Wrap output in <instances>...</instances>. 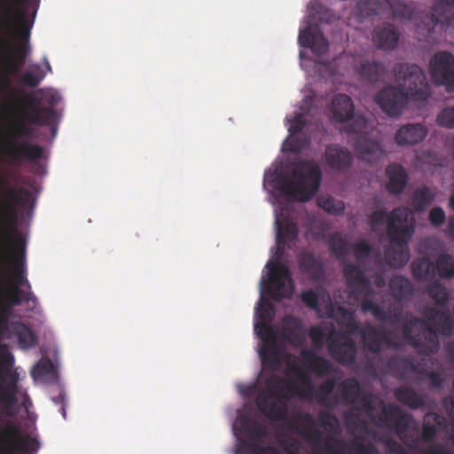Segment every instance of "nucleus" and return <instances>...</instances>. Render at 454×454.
Wrapping results in <instances>:
<instances>
[{"label": "nucleus", "instance_id": "obj_29", "mask_svg": "<svg viewBox=\"0 0 454 454\" xmlns=\"http://www.w3.org/2000/svg\"><path fill=\"white\" fill-rule=\"evenodd\" d=\"M283 322V338L292 346L301 347L305 341V333L301 320L293 316H286Z\"/></svg>", "mask_w": 454, "mask_h": 454}, {"label": "nucleus", "instance_id": "obj_3", "mask_svg": "<svg viewBox=\"0 0 454 454\" xmlns=\"http://www.w3.org/2000/svg\"><path fill=\"white\" fill-rule=\"evenodd\" d=\"M426 292L435 304L423 309V318L411 317L403 322L402 331L406 341L419 354L432 356L440 349L439 336L454 334V318L448 308L450 293L441 282L433 281Z\"/></svg>", "mask_w": 454, "mask_h": 454}, {"label": "nucleus", "instance_id": "obj_1", "mask_svg": "<svg viewBox=\"0 0 454 454\" xmlns=\"http://www.w3.org/2000/svg\"><path fill=\"white\" fill-rule=\"evenodd\" d=\"M345 426L352 439L347 441L342 437L327 436L324 446L320 445L323 432L317 429L316 419L309 412H298L289 420V429L312 447L313 454H380L373 442L365 440L369 436L374 442L384 447L387 454H407L406 450L388 434H380L378 430L369 427L368 422L353 412L343 416ZM241 434L235 447V454H282L272 445L262 446L261 442L269 437L267 427L247 415L238 420ZM279 445L286 454H301L299 441L286 434L278 435Z\"/></svg>", "mask_w": 454, "mask_h": 454}, {"label": "nucleus", "instance_id": "obj_57", "mask_svg": "<svg viewBox=\"0 0 454 454\" xmlns=\"http://www.w3.org/2000/svg\"><path fill=\"white\" fill-rule=\"evenodd\" d=\"M10 375V382L6 386H0V393L18 394V375L16 373L8 372ZM0 380L4 381V376L0 373Z\"/></svg>", "mask_w": 454, "mask_h": 454}, {"label": "nucleus", "instance_id": "obj_23", "mask_svg": "<svg viewBox=\"0 0 454 454\" xmlns=\"http://www.w3.org/2000/svg\"><path fill=\"white\" fill-rule=\"evenodd\" d=\"M22 303L27 304V309L33 310L37 304V298L33 292H24L22 288L15 286L13 294H8L7 301H0V317L8 318L12 312V308L21 305Z\"/></svg>", "mask_w": 454, "mask_h": 454}, {"label": "nucleus", "instance_id": "obj_36", "mask_svg": "<svg viewBox=\"0 0 454 454\" xmlns=\"http://www.w3.org/2000/svg\"><path fill=\"white\" fill-rule=\"evenodd\" d=\"M0 50H4L9 44L12 33L11 21L14 18V10L5 2L0 4Z\"/></svg>", "mask_w": 454, "mask_h": 454}, {"label": "nucleus", "instance_id": "obj_13", "mask_svg": "<svg viewBox=\"0 0 454 454\" xmlns=\"http://www.w3.org/2000/svg\"><path fill=\"white\" fill-rule=\"evenodd\" d=\"M400 212L399 209L395 210L392 218L397 217ZM393 220L388 228L390 245L385 249V259L391 267L402 268L410 259L408 244L412 239L416 224L410 223V226L400 229L394 225Z\"/></svg>", "mask_w": 454, "mask_h": 454}, {"label": "nucleus", "instance_id": "obj_32", "mask_svg": "<svg viewBox=\"0 0 454 454\" xmlns=\"http://www.w3.org/2000/svg\"><path fill=\"white\" fill-rule=\"evenodd\" d=\"M356 9L364 17L372 15H393L395 11L389 0H358Z\"/></svg>", "mask_w": 454, "mask_h": 454}, {"label": "nucleus", "instance_id": "obj_42", "mask_svg": "<svg viewBox=\"0 0 454 454\" xmlns=\"http://www.w3.org/2000/svg\"><path fill=\"white\" fill-rule=\"evenodd\" d=\"M435 271L442 278H454V257L446 253L438 255L436 259Z\"/></svg>", "mask_w": 454, "mask_h": 454}, {"label": "nucleus", "instance_id": "obj_30", "mask_svg": "<svg viewBox=\"0 0 454 454\" xmlns=\"http://www.w3.org/2000/svg\"><path fill=\"white\" fill-rule=\"evenodd\" d=\"M301 356L304 363L317 377L325 378L334 372V366L327 358L308 349L302 350Z\"/></svg>", "mask_w": 454, "mask_h": 454}, {"label": "nucleus", "instance_id": "obj_2", "mask_svg": "<svg viewBox=\"0 0 454 454\" xmlns=\"http://www.w3.org/2000/svg\"><path fill=\"white\" fill-rule=\"evenodd\" d=\"M23 94L22 105L27 111H22L21 116L16 118L0 135V153L10 164H20L24 160L35 162L44 154L42 145L32 143L35 126H52L56 113L51 108L40 107L39 100L33 93H23L12 86L9 79L0 83V96L9 106H13Z\"/></svg>", "mask_w": 454, "mask_h": 454}, {"label": "nucleus", "instance_id": "obj_31", "mask_svg": "<svg viewBox=\"0 0 454 454\" xmlns=\"http://www.w3.org/2000/svg\"><path fill=\"white\" fill-rule=\"evenodd\" d=\"M331 111L333 120L343 123L354 117L355 106L350 97L345 94H338L332 101Z\"/></svg>", "mask_w": 454, "mask_h": 454}, {"label": "nucleus", "instance_id": "obj_50", "mask_svg": "<svg viewBox=\"0 0 454 454\" xmlns=\"http://www.w3.org/2000/svg\"><path fill=\"white\" fill-rule=\"evenodd\" d=\"M413 371L418 372L419 373L425 375L427 380H429L430 387L434 389H440L442 387V385L444 383V377L442 374L439 372L431 370L427 371L426 369H422L420 371H418L416 366L412 368Z\"/></svg>", "mask_w": 454, "mask_h": 454}, {"label": "nucleus", "instance_id": "obj_28", "mask_svg": "<svg viewBox=\"0 0 454 454\" xmlns=\"http://www.w3.org/2000/svg\"><path fill=\"white\" fill-rule=\"evenodd\" d=\"M394 396L397 402L411 410H420L427 406L425 395L419 394L409 385H402L395 387Z\"/></svg>", "mask_w": 454, "mask_h": 454}, {"label": "nucleus", "instance_id": "obj_63", "mask_svg": "<svg viewBox=\"0 0 454 454\" xmlns=\"http://www.w3.org/2000/svg\"><path fill=\"white\" fill-rule=\"evenodd\" d=\"M374 285L379 288L384 287L386 286L385 277L382 274H376L374 276Z\"/></svg>", "mask_w": 454, "mask_h": 454}, {"label": "nucleus", "instance_id": "obj_6", "mask_svg": "<svg viewBox=\"0 0 454 454\" xmlns=\"http://www.w3.org/2000/svg\"><path fill=\"white\" fill-rule=\"evenodd\" d=\"M322 172L314 160L298 162L292 170V177L285 176L276 179V188L291 200L308 201L319 189Z\"/></svg>", "mask_w": 454, "mask_h": 454}, {"label": "nucleus", "instance_id": "obj_48", "mask_svg": "<svg viewBox=\"0 0 454 454\" xmlns=\"http://www.w3.org/2000/svg\"><path fill=\"white\" fill-rule=\"evenodd\" d=\"M54 374L55 368L50 359L40 360L32 371V376L34 378H43L46 376H53Z\"/></svg>", "mask_w": 454, "mask_h": 454}, {"label": "nucleus", "instance_id": "obj_11", "mask_svg": "<svg viewBox=\"0 0 454 454\" xmlns=\"http://www.w3.org/2000/svg\"><path fill=\"white\" fill-rule=\"evenodd\" d=\"M256 316L261 320L255 323L254 331L262 341L259 351L262 363L265 367L277 371L280 366V357L277 346L276 333L269 325L274 316V308L271 302L262 299L261 303L258 305Z\"/></svg>", "mask_w": 454, "mask_h": 454}, {"label": "nucleus", "instance_id": "obj_49", "mask_svg": "<svg viewBox=\"0 0 454 454\" xmlns=\"http://www.w3.org/2000/svg\"><path fill=\"white\" fill-rule=\"evenodd\" d=\"M40 102V107L42 108H51L52 111H54L56 114L57 112L54 110V107L58 106L61 97L59 94L56 91L49 90L43 93L42 100L39 99L35 94H33ZM57 118V115L55 116ZM56 119H54L53 123L55 122Z\"/></svg>", "mask_w": 454, "mask_h": 454}, {"label": "nucleus", "instance_id": "obj_7", "mask_svg": "<svg viewBox=\"0 0 454 454\" xmlns=\"http://www.w3.org/2000/svg\"><path fill=\"white\" fill-rule=\"evenodd\" d=\"M266 389L256 397V405L261 413L272 421H282L287 416L286 401L299 395L296 383L287 378L271 374L265 380Z\"/></svg>", "mask_w": 454, "mask_h": 454}, {"label": "nucleus", "instance_id": "obj_58", "mask_svg": "<svg viewBox=\"0 0 454 454\" xmlns=\"http://www.w3.org/2000/svg\"><path fill=\"white\" fill-rule=\"evenodd\" d=\"M423 454H454V450L444 444H434L425 450Z\"/></svg>", "mask_w": 454, "mask_h": 454}, {"label": "nucleus", "instance_id": "obj_26", "mask_svg": "<svg viewBox=\"0 0 454 454\" xmlns=\"http://www.w3.org/2000/svg\"><path fill=\"white\" fill-rule=\"evenodd\" d=\"M400 35L395 26L383 23L374 28L372 40L375 45L384 51L395 49L399 43Z\"/></svg>", "mask_w": 454, "mask_h": 454}, {"label": "nucleus", "instance_id": "obj_10", "mask_svg": "<svg viewBox=\"0 0 454 454\" xmlns=\"http://www.w3.org/2000/svg\"><path fill=\"white\" fill-rule=\"evenodd\" d=\"M35 12L33 14L35 19ZM15 18L11 21L12 33L9 38V44L4 50H0V60L3 61L7 72L11 74H17L25 64L28 52V46L17 45L16 40L20 37L28 40L34 20H29L25 10H15Z\"/></svg>", "mask_w": 454, "mask_h": 454}, {"label": "nucleus", "instance_id": "obj_16", "mask_svg": "<svg viewBox=\"0 0 454 454\" xmlns=\"http://www.w3.org/2000/svg\"><path fill=\"white\" fill-rule=\"evenodd\" d=\"M430 73L433 82L445 86L448 91H454V55L448 51H439L430 61Z\"/></svg>", "mask_w": 454, "mask_h": 454}, {"label": "nucleus", "instance_id": "obj_5", "mask_svg": "<svg viewBox=\"0 0 454 454\" xmlns=\"http://www.w3.org/2000/svg\"><path fill=\"white\" fill-rule=\"evenodd\" d=\"M339 393L344 404L356 406V410L364 411L377 428H382L389 420L395 419V429L401 433L413 420L397 404L384 403L372 394L364 392L356 378L343 380L339 385Z\"/></svg>", "mask_w": 454, "mask_h": 454}, {"label": "nucleus", "instance_id": "obj_47", "mask_svg": "<svg viewBox=\"0 0 454 454\" xmlns=\"http://www.w3.org/2000/svg\"><path fill=\"white\" fill-rule=\"evenodd\" d=\"M18 394L0 393V403L3 406V413L8 417L15 415L14 408L18 404Z\"/></svg>", "mask_w": 454, "mask_h": 454}, {"label": "nucleus", "instance_id": "obj_39", "mask_svg": "<svg viewBox=\"0 0 454 454\" xmlns=\"http://www.w3.org/2000/svg\"><path fill=\"white\" fill-rule=\"evenodd\" d=\"M389 289L396 300H402L412 293L411 282L403 277L395 276L389 280Z\"/></svg>", "mask_w": 454, "mask_h": 454}, {"label": "nucleus", "instance_id": "obj_19", "mask_svg": "<svg viewBox=\"0 0 454 454\" xmlns=\"http://www.w3.org/2000/svg\"><path fill=\"white\" fill-rule=\"evenodd\" d=\"M399 209L397 217L393 218L394 225L397 228H404L410 226V223L416 224L414 212L407 207H397L394 208L389 214L385 209H378L373 211L368 217V223L371 229L374 231L377 227L387 224V235L388 236L389 224L392 222V215L395 210Z\"/></svg>", "mask_w": 454, "mask_h": 454}, {"label": "nucleus", "instance_id": "obj_62", "mask_svg": "<svg viewBox=\"0 0 454 454\" xmlns=\"http://www.w3.org/2000/svg\"><path fill=\"white\" fill-rule=\"evenodd\" d=\"M445 348L450 363L454 364V340L448 342Z\"/></svg>", "mask_w": 454, "mask_h": 454}, {"label": "nucleus", "instance_id": "obj_37", "mask_svg": "<svg viewBox=\"0 0 454 454\" xmlns=\"http://www.w3.org/2000/svg\"><path fill=\"white\" fill-rule=\"evenodd\" d=\"M385 72V67L378 61L364 60L356 67V74L359 77L368 82L379 81Z\"/></svg>", "mask_w": 454, "mask_h": 454}, {"label": "nucleus", "instance_id": "obj_54", "mask_svg": "<svg viewBox=\"0 0 454 454\" xmlns=\"http://www.w3.org/2000/svg\"><path fill=\"white\" fill-rule=\"evenodd\" d=\"M428 220L433 226L440 227L446 220L445 212L442 207H434L429 212Z\"/></svg>", "mask_w": 454, "mask_h": 454}, {"label": "nucleus", "instance_id": "obj_45", "mask_svg": "<svg viewBox=\"0 0 454 454\" xmlns=\"http://www.w3.org/2000/svg\"><path fill=\"white\" fill-rule=\"evenodd\" d=\"M353 121L346 128V132L348 134L357 135L356 138L366 137L370 129L369 120L363 115L354 114Z\"/></svg>", "mask_w": 454, "mask_h": 454}, {"label": "nucleus", "instance_id": "obj_22", "mask_svg": "<svg viewBox=\"0 0 454 454\" xmlns=\"http://www.w3.org/2000/svg\"><path fill=\"white\" fill-rule=\"evenodd\" d=\"M427 127L420 123L402 125L395 134V141L400 146L414 145L421 143L427 136Z\"/></svg>", "mask_w": 454, "mask_h": 454}, {"label": "nucleus", "instance_id": "obj_8", "mask_svg": "<svg viewBox=\"0 0 454 454\" xmlns=\"http://www.w3.org/2000/svg\"><path fill=\"white\" fill-rule=\"evenodd\" d=\"M404 413L411 415L413 419V420L409 423L407 428L399 433L395 429L396 422L393 419L389 420L387 423V425L382 427L387 432L379 433L388 434L391 437L393 436L390 433L395 434L403 442V444H400L406 450L407 454H410L409 450H417L421 442H432L434 441L438 432L447 430L448 422L446 418L437 412L429 411L424 415L421 434H419V427L414 416L407 411H404Z\"/></svg>", "mask_w": 454, "mask_h": 454}, {"label": "nucleus", "instance_id": "obj_4", "mask_svg": "<svg viewBox=\"0 0 454 454\" xmlns=\"http://www.w3.org/2000/svg\"><path fill=\"white\" fill-rule=\"evenodd\" d=\"M399 84L383 88L376 96V102L389 116H399L410 99L426 101L430 97V87L426 75L418 65L398 63L394 67Z\"/></svg>", "mask_w": 454, "mask_h": 454}, {"label": "nucleus", "instance_id": "obj_35", "mask_svg": "<svg viewBox=\"0 0 454 454\" xmlns=\"http://www.w3.org/2000/svg\"><path fill=\"white\" fill-rule=\"evenodd\" d=\"M10 336L17 337L20 346L24 348L33 347L37 340L31 328L20 321L10 322V335L8 337Z\"/></svg>", "mask_w": 454, "mask_h": 454}, {"label": "nucleus", "instance_id": "obj_44", "mask_svg": "<svg viewBox=\"0 0 454 454\" xmlns=\"http://www.w3.org/2000/svg\"><path fill=\"white\" fill-rule=\"evenodd\" d=\"M45 77V72L39 65H33L31 68L21 75V82L30 88H35Z\"/></svg>", "mask_w": 454, "mask_h": 454}, {"label": "nucleus", "instance_id": "obj_43", "mask_svg": "<svg viewBox=\"0 0 454 454\" xmlns=\"http://www.w3.org/2000/svg\"><path fill=\"white\" fill-rule=\"evenodd\" d=\"M319 420L321 426L331 434L333 437H340L341 428L338 418L327 411H322L319 414Z\"/></svg>", "mask_w": 454, "mask_h": 454}, {"label": "nucleus", "instance_id": "obj_51", "mask_svg": "<svg viewBox=\"0 0 454 454\" xmlns=\"http://www.w3.org/2000/svg\"><path fill=\"white\" fill-rule=\"evenodd\" d=\"M437 123L445 128H454V106H448L442 109L436 117Z\"/></svg>", "mask_w": 454, "mask_h": 454}, {"label": "nucleus", "instance_id": "obj_46", "mask_svg": "<svg viewBox=\"0 0 454 454\" xmlns=\"http://www.w3.org/2000/svg\"><path fill=\"white\" fill-rule=\"evenodd\" d=\"M317 203L320 207L333 215H341L345 210L344 203L333 197H321Z\"/></svg>", "mask_w": 454, "mask_h": 454}, {"label": "nucleus", "instance_id": "obj_40", "mask_svg": "<svg viewBox=\"0 0 454 454\" xmlns=\"http://www.w3.org/2000/svg\"><path fill=\"white\" fill-rule=\"evenodd\" d=\"M434 194L427 186H422L414 191L412 196V207L415 212L420 213L432 204Z\"/></svg>", "mask_w": 454, "mask_h": 454}, {"label": "nucleus", "instance_id": "obj_9", "mask_svg": "<svg viewBox=\"0 0 454 454\" xmlns=\"http://www.w3.org/2000/svg\"><path fill=\"white\" fill-rule=\"evenodd\" d=\"M343 274L347 284L352 292L362 295L361 310L364 313H371L379 321L385 322L392 318L398 321L401 318L400 311H387L380 304L372 301L375 291L364 270L356 264L346 263L343 268Z\"/></svg>", "mask_w": 454, "mask_h": 454}, {"label": "nucleus", "instance_id": "obj_34", "mask_svg": "<svg viewBox=\"0 0 454 454\" xmlns=\"http://www.w3.org/2000/svg\"><path fill=\"white\" fill-rule=\"evenodd\" d=\"M411 268L413 278L419 282L432 281L436 276L435 264L427 257L413 260Z\"/></svg>", "mask_w": 454, "mask_h": 454}, {"label": "nucleus", "instance_id": "obj_27", "mask_svg": "<svg viewBox=\"0 0 454 454\" xmlns=\"http://www.w3.org/2000/svg\"><path fill=\"white\" fill-rule=\"evenodd\" d=\"M387 184L386 189L391 194H401L408 184V174L399 163H391L386 168Z\"/></svg>", "mask_w": 454, "mask_h": 454}, {"label": "nucleus", "instance_id": "obj_56", "mask_svg": "<svg viewBox=\"0 0 454 454\" xmlns=\"http://www.w3.org/2000/svg\"><path fill=\"white\" fill-rule=\"evenodd\" d=\"M309 336L316 348H321L325 340V333L319 326H312L309 330Z\"/></svg>", "mask_w": 454, "mask_h": 454}, {"label": "nucleus", "instance_id": "obj_61", "mask_svg": "<svg viewBox=\"0 0 454 454\" xmlns=\"http://www.w3.org/2000/svg\"><path fill=\"white\" fill-rule=\"evenodd\" d=\"M445 232L448 238L454 240V215L449 218Z\"/></svg>", "mask_w": 454, "mask_h": 454}, {"label": "nucleus", "instance_id": "obj_24", "mask_svg": "<svg viewBox=\"0 0 454 454\" xmlns=\"http://www.w3.org/2000/svg\"><path fill=\"white\" fill-rule=\"evenodd\" d=\"M325 158L331 168L340 171L347 170L353 163V154L351 152L348 148L336 144L326 146Z\"/></svg>", "mask_w": 454, "mask_h": 454}, {"label": "nucleus", "instance_id": "obj_52", "mask_svg": "<svg viewBox=\"0 0 454 454\" xmlns=\"http://www.w3.org/2000/svg\"><path fill=\"white\" fill-rule=\"evenodd\" d=\"M372 249V246L364 239L356 242L353 246V252L358 262H362L368 258Z\"/></svg>", "mask_w": 454, "mask_h": 454}, {"label": "nucleus", "instance_id": "obj_33", "mask_svg": "<svg viewBox=\"0 0 454 454\" xmlns=\"http://www.w3.org/2000/svg\"><path fill=\"white\" fill-rule=\"evenodd\" d=\"M276 223L278 224L276 238L278 245L277 253L278 254V256H281L284 252V247L297 239L298 228L294 223L287 219L284 220L281 223L278 221Z\"/></svg>", "mask_w": 454, "mask_h": 454}, {"label": "nucleus", "instance_id": "obj_25", "mask_svg": "<svg viewBox=\"0 0 454 454\" xmlns=\"http://www.w3.org/2000/svg\"><path fill=\"white\" fill-rule=\"evenodd\" d=\"M354 148L358 157L369 163L380 160L385 154L382 145L378 140L369 139L367 137L356 138Z\"/></svg>", "mask_w": 454, "mask_h": 454}, {"label": "nucleus", "instance_id": "obj_17", "mask_svg": "<svg viewBox=\"0 0 454 454\" xmlns=\"http://www.w3.org/2000/svg\"><path fill=\"white\" fill-rule=\"evenodd\" d=\"M327 349L330 356L342 365H352L356 363V343L346 333L331 334L328 338Z\"/></svg>", "mask_w": 454, "mask_h": 454}, {"label": "nucleus", "instance_id": "obj_15", "mask_svg": "<svg viewBox=\"0 0 454 454\" xmlns=\"http://www.w3.org/2000/svg\"><path fill=\"white\" fill-rule=\"evenodd\" d=\"M439 24L447 27L454 25V0H436L432 12L423 15L421 22L417 27V31L423 36L428 37Z\"/></svg>", "mask_w": 454, "mask_h": 454}, {"label": "nucleus", "instance_id": "obj_64", "mask_svg": "<svg viewBox=\"0 0 454 454\" xmlns=\"http://www.w3.org/2000/svg\"><path fill=\"white\" fill-rule=\"evenodd\" d=\"M445 145L451 150L452 156L454 157V133L446 137Z\"/></svg>", "mask_w": 454, "mask_h": 454}, {"label": "nucleus", "instance_id": "obj_14", "mask_svg": "<svg viewBox=\"0 0 454 454\" xmlns=\"http://www.w3.org/2000/svg\"><path fill=\"white\" fill-rule=\"evenodd\" d=\"M269 279L267 292L272 300L279 301L284 298H291L294 286L289 268L279 262H268Z\"/></svg>", "mask_w": 454, "mask_h": 454}, {"label": "nucleus", "instance_id": "obj_41", "mask_svg": "<svg viewBox=\"0 0 454 454\" xmlns=\"http://www.w3.org/2000/svg\"><path fill=\"white\" fill-rule=\"evenodd\" d=\"M329 247L335 257L345 259L348 254L349 243L340 232H334L329 239Z\"/></svg>", "mask_w": 454, "mask_h": 454}, {"label": "nucleus", "instance_id": "obj_20", "mask_svg": "<svg viewBox=\"0 0 454 454\" xmlns=\"http://www.w3.org/2000/svg\"><path fill=\"white\" fill-rule=\"evenodd\" d=\"M294 370L297 373V378L303 384L308 386L311 395H313L317 403L326 407H330L332 404L338 403L336 396H333L331 400V396L337 385L335 378L326 379L318 386L317 389L314 391L310 378L307 374L302 373L299 368L295 367Z\"/></svg>", "mask_w": 454, "mask_h": 454}, {"label": "nucleus", "instance_id": "obj_59", "mask_svg": "<svg viewBox=\"0 0 454 454\" xmlns=\"http://www.w3.org/2000/svg\"><path fill=\"white\" fill-rule=\"evenodd\" d=\"M10 333V323L8 318L0 317V339L5 335L6 333Z\"/></svg>", "mask_w": 454, "mask_h": 454}, {"label": "nucleus", "instance_id": "obj_55", "mask_svg": "<svg viewBox=\"0 0 454 454\" xmlns=\"http://www.w3.org/2000/svg\"><path fill=\"white\" fill-rule=\"evenodd\" d=\"M301 299L309 308L317 309L319 306V298L317 294L309 289L303 291L301 294Z\"/></svg>", "mask_w": 454, "mask_h": 454}, {"label": "nucleus", "instance_id": "obj_18", "mask_svg": "<svg viewBox=\"0 0 454 454\" xmlns=\"http://www.w3.org/2000/svg\"><path fill=\"white\" fill-rule=\"evenodd\" d=\"M8 443V449H3V454H13V450L21 452L36 451L39 449L37 440L32 438L29 434L22 435L20 427L9 422L5 425L0 434V444Z\"/></svg>", "mask_w": 454, "mask_h": 454}, {"label": "nucleus", "instance_id": "obj_21", "mask_svg": "<svg viewBox=\"0 0 454 454\" xmlns=\"http://www.w3.org/2000/svg\"><path fill=\"white\" fill-rule=\"evenodd\" d=\"M298 43L303 48H309L317 56L326 53L329 48L328 41L323 33L312 27L300 30Z\"/></svg>", "mask_w": 454, "mask_h": 454}, {"label": "nucleus", "instance_id": "obj_60", "mask_svg": "<svg viewBox=\"0 0 454 454\" xmlns=\"http://www.w3.org/2000/svg\"><path fill=\"white\" fill-rule=\"evenodd\" d=\"M406 363H407L406 359L401 358L399 356H393L388 359L387 364V367L393 368L395 366H398V365H401V364H403Z\"/></svg>", "mask_w": 454, "mask_h": 454}, {"label": "nucleus", "instance_id": "obj_12", "mask_svg": "<svg viewBox=\"0 0 454 454\" xmlns=\"http://www.w3.org/2000/svg\"><path fill=\"white\" fill-rule=\"evenodd\" d=\"M344 328L348 336L360 333L364 349L379 355L384 348L397 349L400 348L399 340L382 325H374L365 323L361 328L356 320L350 316L345 322Z\"/></svg>", "mask_w": 454, "mask_h": 454}, {"label": "nucleus", "instance_id": "obj_38", "mask_svg": "<svg viewBox=\"0 0 454 454\" xmlns=\"http://www.w3.org/2000/svg\"><path fill=\"white\" fill-rule=\"evenodd\" d=\"M299 267L302 272L310 274L316 279L323 275L321 262L310 253L301 254L299 257Z\"/></svg>", "mask_w": 454, "mask_h": 454}, {"label": "nucleus", "instance_id": "obj_53", "mask_svg": "<svg viewBox=\"0 0 454 454\" xmlns=\"http://www.w3.org/2000/svg\"><path fill=\"white\" fill-rule=\"evenodd\" d=\"M307 125V120L303 114H298L291 121L288 131L291 136L301 133Z\"/></svg>", "mask_w": 454, "mask_h": 454}]
</instances>
